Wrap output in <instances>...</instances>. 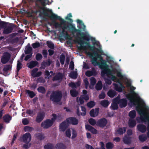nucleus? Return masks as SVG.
<instances>
[{
    "label": "nucleus",
    "mask_w": 149,
    "mask_h": 149,
    "mask_svg": "<svg viewBox=\"0 0 149 149\" xmlns=\"http://www.w3.org/2000/svg\"><path fill=\"white\" fill-rule=\"evenodd\" d=\"M77 22L79 24V26H77L79 29H76L74 25L68 22H67L66 23L68 25H66L65 24V25H63V26L61 27L62 30V33L64 34L65 32V30L68 29L73 34L76 32V36L78 37L79 36H82V38L84 39L87 41H89L90 39L89 36H87L84 33L81 32L82 30L84 31L86 29V26L84 23L82 21L79 19L77 20Z\"/></svg>",
    "instance_id": "1"
},
{
    "label": "nucleus",
    "mask_w": 149,
    "mask_h": 149,
    "mask_svg": "<svg viewBox=\"0 0 149 149\" xmlns=\"http://www.w3.org/2000/svg\"><path fill=\"white\" fill-rule=\"evenodd\" d=\"M81 36V38L78 37L79 39H77L78 44L80 45V46L78 47L79 50H83L87 54L91 57H93V54L89 52H87V49H89L90 51L93 52L94 54L95 52H99L101 54L103 53L102 50L96 48L94 45H91L88 42L89 41L84 39L82 38V36Z\"/></svg>",
    "instance_id": "2"
},
{
    "label": "nucleus",
    "mask_w": 149,
    "mask_h": 149,
    "mask_svg": "<svg viewBox=\"0 0 149 149\" xmlns=\"http://www.w3.org/2000/svg\"><path fill=\"white\" fill-rule=\"evenodd\" d=\"M48 1V2L45 3V5L44 6L41 4L43 7H41L40 8L43 10L42 14L45 16L50 18L51 19L53 20L58 19L61 21L60 23L58 22H56L55 21L52 22V23L54 24V25L55 28H61L62 25H65V24L67 23V21L64 20L63 19L61 18L60 16H58L57 15L52 13L51 15H49L48 12L52 13V10L49 8L45 7L46 5L48 4L49 1L48 0H46Z\"/></svg>",
    "instance_id": "3"
},
{
    "label": "nucleus",
    "mask_w": 149,
    "mask_h": 149,
    "mask_svg": "<svg viewBox=\"0 0 149 149\" xmlns=\"http://www.w3.org/2000/svg\"><path fill=\"white\" fill-rule=\"evenodd\" d=\"M94 54L96 58L93 57L92 59L91 62L94 66L98 65L99 67L102 70L106 66H107L106 61L103 59V57L101 54H98V52L94 53Z\"/></svg>",
    "instance_id": "4"
},
{
    "label": "nucleus",
    "mask_w": 149,
    "mask_h": 149,
    "mask_svg": "<svg viewBox=\"0 0 149 149\" xmlns=\"http://www.w3.org/2000/svg\"><path fill=\"white\" fill-rule=\"evenodd\" d=\"M138 106L136 107V110L141 116V120L144 122H146L147 121L148 122L147 126L148 132L147 133V135L149 138V114L144 110L140 109L139 104H138Z\"/></svg>",
    "instance_id": "5"
},
{
    "label": "nucleus",
    "mask_w": 149,
    "mask_h": 149,
    "mask_svg": "<svg viewBox=\"0 0 149 149\" xmlns=\"http://www.w3.org/2000/svg\"><path fill=\"white\" fill-rule=\"evenodd\" d=\"M62 96V93L61 91H54L50 95V99L53 102L58 103L61 101Z\"/></svg>",
    "instance_id": "6"
},
{
    "label": "nucleus",
    "mask_w": 149,
    "mask_h": 149,
    "mask_svg": "<svg viewBox=\"0 0 149 149\" xmlns=\"http://www.w3.org/2000/svg\"><path fill=\"white\" fill-rule=\"evenodd\" d=\"M109 70L111 74H115L116 73H117L118 71V70L115 68L112 69L111 70L109 68V65H108L107 66H106L104 68L101 70V75L102 77H104L105 76L106 74H108V72H109Z\"/></svg>",
    "instance_id": "7"
},
{
    "label": "nucleus",
    "mask_w": 149,
    "mask_h": 149,
    "mask_svg": "<svg viewBox=\"0 0 149 149\" xmlns=\"http://www.w3.org/2000/svg\"><path fill=\"white\" fill-rule=\"evenodd\" d=\"M115 102H118L120 108L125 107L127 104V101L125 98L120 99V97L118 96L115 98Z\"/></svg>",
    "instance_id": "8"
},
{
    "label": "nucleus",
    "mask_w": 149,
    "mask_h": 149,
    "mask_svg": "<svg viewBox=\"0 0 149 149\" xmlns=\"http://www.w3.org/2000/svg\"><path fill=\"white\" fill-rule=\"evenodd\" d=\"M108 123L107 120L105 118H102L98 120L96 122V125L101 128L105 127Z\"/></svg>",
    "instance_id": "9"
},
{
    "label": "nucleus",
    "mask_w": 149,
    "mask_h": 149,
    "mask_svg": "<svg viewBox=\"0 0 149 149\" xmlns=\"http://www.w3.org/2000/svg\"><path fill=\"white\" fill-rule=\"evenodd\" d=\"M53 125L51 120L47 119L43 121L41 124V126L44 129H47L51 127Z\"/></svg>",
    "instance_id": "10"
},
{
    "label": "nucleus",
    "mask_w": 149,
    "mask_h": 149,
    "mask_svg": "<svg viewBox=\"0 0 149 149\" xmlns=\"http://www.w3.org/2000/svg\"><path fill=\"white\" fill-rule=\"evenodd\" d=\"M10 54L7 52H5L2 57L1 62L3 64L6 63L9 61L10 58Z\"/></svg>",
    "instance_id": "11"
},
{
    "label": "nucleus",
    "mask_w": 149,
    "mask_h": 149,
    "mask_svg": "<svg viewBox=\"0 0 149 149\" xmlns=\"http://www.w3.org/2000/svg\"><path fill=\"white\" fill-rule=\"evenodd\" d=\"M22 141L26 144H29L31 139V134L29 132L26 133L23 135L22 137Z\"/></svg>",
    "instance_id": "12"
},
{
    "label": "nucleus",
    "mask_w": 149,
    "mask_h": 149,
    "mask_svg": "<svg viewBox=\"0 0 149 149\" xmlns=\"http://www.w3.org/2000/svg\"><path fill=\"white\" fill-rule=\"evenodd\" d=\"M45 116V113L43 111L38 112L36 118V121L38 123H40L43 120Z\"/></svg>",
    "instance_id": "13"
},
{
    "label": "nucleus",
    "mask_w": 149,
    "mask_h": 149,
    "mask_svg": "<svg viewBox=\"0 0 149 149\" xmlns=\"http://www.w3.org/2000/svg\"><path fill=\"white\" fill-rule=\"evenodd\" d=\"M67 123L69 124L77 125L79 123L78 120L74 117H70L66 118Z\"/></svg>",
    "instance_id": "14"
},
{
    "label": "nucleus",
    "mask_w": 149,
    "mask_h": 149,
    "mask_svg": "<svg viewBox=\"0 0 149 149\" xmlns=\"http://www.w3.org/2000/svg\"><path fill=\"white\" fill-rule=\"evenodd\" d=\"M38 69L37 68H35L32 71L31 75L33 77H40L42 74V72L41 71H39L37 72L38 71Z\"/></svg>",
    "instance_id": "15"
},
{
    "label": "nucleus",
    "mask_w": 149,
    "mask_h": 149,
    "mask_svg": "<svg viewBox=\"0 0 149 149\" xmlns=\"http://www.w3.org/2000/svg\"><path fill=\"white\" fill-rule=\"evenodd\" d=\"M126 129L127 127H126L119 128L117 130H115V134L120 135H123L125 133Z\"/></svg>",
    "instance_id": "16"
},
{
    "label": "nucleus",
    "mask_w": 149,
    "mask_h": 149,
    "mask_svg": "<svg viewBox=\"0 0 149 149\" xmlns=\"http://www.w3.org/2000/svg\"><path fill=\"white\" fill-rule=\"evenodd\" d=\"M69 124L66 121V119L65 120L63 121L60 125V128L61 131L63 132L65 131L68 127V125Z\"/></svg>",
    "instance_id": "17"
},
{
    "label": "nucleus",
    "mask_w": 149,
    "mask_h": 149,
    "mask_svg": "<svg viewBox=\"0 0 149 149\" xmlns=\"http://www.w3.org/2000/svg\"><path fill=\"white\" fill-rule=\"evenodd\" d=\"M97 74L95 69L94 68H93L91 70H88L87 71L86 73V75L88 77H91L92 75H95Z\"/></svg>",
    "instance_id": "18"
},
{
    "label": "nucleus",
    "mask_w": 149,
    "mask_h": 149,
    "mask_svg": "<svg viewBox=\"0 0 149 149\" xmlns=\"http://www.w3.org/2000/svg\"><path fill=\"white\" fill-rule=\"evenodd\" d=\"M12 117L9 114L4 115L3 117V119L5 123H9L11 120Z\"/></svg>",
    "instance_id": "19"
},
{
    "label": "nucleus",
    "mask_w": 149,
    "mask_h": 149,
    "mask_svg": "<svg viewBox=\"0 0 149 149\" xmlns=\"http://www.w3.org/2000/svg\"><path fill=\"white\" fill-rule=\"evenodd\" d=\"M85 127L86 129L90 131L93 134H97V130L91 126L87 124L85 125Z\"/></svg>",
    "instance_id": "20"
},
{
    "label": "nucleus",
    "mask_w": 149,
    "mask_h": 149,
    "mask_svg": "<svg viewBox=\"0 0 149 149\" xmlns=\"http://www.w3.org/2000/svg\"><path fill=\"white\" fill-rule=\"evenodd\" d=\"M99 111V108L95 109V110L93 109H92L90 112V115L92 117H96L98 115Z\"/></svg>",
    "instance_id": "21"
},
{
    "label": "nucleus",
    "mask_w": 149,
    "mask_h": 149,
    "mask_svg": "<svg viewBox=\"0 0 149 149\" xmlns=\"http://www.w3.org/2000/svg\"><path fill=\"white\" fill-rule=\"evenodd\" d=\"M52 63V61L49 59H48L47 61H44L41 64V68L42 69H45L46 66H49Z\"/></svg>",
    "instance_id": "22"
},
{
    "label": "nucleus",
    "mask_w": 149,
    "mask_h": 149,
    "mask_svg": "<svg viewBox=\"0 0 149 149\" xmlns=\"http://www.w3.org/2000/svg\"><path fill=\"white\" fill-rule=\"evenodd\" d=\"M138 130L142 133L145 132L146 131V126L143 124H139L137 126Z\"/></svg>",
    "instance_id": "23"
},
{
    "label": "nucleus",
    "mask_w": 149,
    "mask_h": 149,
    "mask_svg": "<svg viewBox=\"0 0 149 149\" xmlns=\"http://www.w3.org/2000/svg\"><path fill=\"white\" fill-rule=\"evenodd\" d=\"M81 83L79 81H78L75 83L71 82L68 84L69 86L71 87L72 89L77 88V87L79 86Z\"/></svg>",
    "instance_id": "24"
},
{
    "label": "nucleus",
    "mask_w": 149,
    "mask_h": 149,
    "mask_svg": "<svg viewBox=\"0 0 149 149\" xmlns=\"http://www.w3.org/2000/svg\"><path fill=\"white\" fill-rule=\"evenodd\" d=\"M63 75L61 73H58L55 76H54L52 80L54 81H57L59 80H62L63 79Z\"/></svg>",
    "instance_id": "25"
},
{
    "label": "nucleus",
    "mask_w": 149,
    "mask_h": 149,
    "mask_svg": "<svg viewBox=\"0 0 149 149\" xmlns=\"http://www.w3.org/2000/svg\"><path fill=\"white\" fill-rule=\"evenodd\" d=\"M126 97L127 99L130 100V102L134 105H135L136 102L137 101V100H135L133 98V97L130 94H128L127 95Z\"/></svg>",
    "instance_id": "26"
},
{
    "label": "nucleus",
    "mask_w": 149,
    "mask_h": 149,
    "mask_svg": "<svg viewBox=\"0 0 149 149\" xmlns=\"http://www.w3.org/2000/svg\"><path fill=\"white\" fill-rule=\"evenodd\" d=\"M3 31V33L5 34H8L12 32L13 29V27L12 26H10L7 28H4Z\"/></svg>",
    "instance_id": "27"
},
{
    "label": "nucleus",
    "mask_w": 149,
    "mask_h": 149,
    "mask_svg": "<svg viewBox=\"0 0 149 149\" xmlns=\"http://www.w3.org/2000/svg\"><path fill=\"white\" fill-rule=\"evenodd\" d=\"M66 148L65 145L62 143H57L55 146L56 149H66Z\"/></svg>",
    "instance_id": "28"
},
{
    "label": "nucleus",
    "mask_w": 149,
    "mask_h": 149,
    "mask_svg": "<svg viewBox=\"0 0 149 149\" xmlns=\"http://www.w3.org/2000/svg\"><path fill=\"white\" fill-rule=\"evenodd\" d=\"M115 98L113 99V102L112 103L111 107V109L114 110L117 109L118 108V102H115Z\"/></svg>",
    "instance_id": "29"
},
{
    "label": "nucleus",
    "mask_w": 149,
    "mask_h": 149,
    "mask_svg": "<svg viewBox=\"0 0 149 149\" xmlns=\"http://www.w3.org/2000/svg\"><path fill=\"white\" fill-rule=\"evenodd\" d=\"M109 72H108V74H106L107 75V76H111V79L113 80V81H114L115 80H118V83H120V85H121V86H123V85L122 84L120 83V81L117 79V77L115 75H114L113 74H111V73L110 72V70L109 69Z\"/></svg>",
    "instance_id": "30"
},
{
    "label": "nucleus",
    "mask_w": 149,
    "mask_h": 149,
    "mask_svg": "<svg viewBox=\"0 0 149 149\" xmlns=\"http://www.w3.org/2000/svg\"><path fill=\"white\" fill-rule=\"evenodd\" d=\"M35 136L37 139L40 141H41L45 138L44 134L42 133H39L36 134Z\"/></svg>",
    "instance_id": "31"
},
{
    "label": "nucleus",
    "mask_w": 149,
    "mask_h": 149,
    "mask_svg": "<svg viewBox=\"0 0 149 149\" xmlns=\"http://www.w3.org/2000/svg\"><path fill=\"white\" fill-rule=\"evenodd\" d=\"M129 127L131 128H133L135 127L136 124V122L135 120L130 119L128 122Z\"/></svg>",
    "instance_id": "32"
},
{
    "label": "nucleus",
    "mask_w": 149,
    "mask_h": 149,
    "mask_svg": "<svg viewBox=\"0 0 149 149\" xmlns=\"http://www.w3.org/2000/svg\"><path fill=\"white\" fill-rule=\"evenodd\" d=\"M124 143L127 144H130L131 143V138L129 136H125L123 139Z\"/></svg>",
    "instance_id": "33"
},
{
    "label": "nucleus",
    "mask_w": 149,
    "mask_h": 149,
    "mask_svg": "<svg viewBox=\"0 0 149 149\" xmlns=\"http://www.w3.org/2000/svg\"><path fill=\"white\" fill-rule=\"evenodd\" d=\"M108 95L111 98L114 97L116 95H117V93L114 91L110 90L107 93Z\"/></svg>",
    "instance_id": "34"
},
{
    "label": "nucleus",
    "mask_w": 149,
    "mask_h": 149,
    "mask_svg": "<svg viewBox=\"0 0 149 149\" xmlns=\"http://www.w3.org/2000/svg\"><path fill=\"white\" fill-rule=\"evenodd\" d=\"M45 149H55V146L52 143H49L44 146Z\"/></svg>",
    "instance_id": "35"
},
{
    "label": "nucleus",
    "mask_w": 149,
    "mask_h": 149,
    "mask_svg": "<svg viewBox=\"0 0 149 149\" xmlns=\"http://www.w3.org/2000/svg\"><path fill=\"white\" fill-rule=\"evenodd\" d=\"M38 64V63L36 61H32L29 63L28 67L30 69H32L35 67Z\"/></svg>",
    "instance_id": "36"
},
{
    "label": "nucleus",
    "mask_w": 149,
    "mask_h": 149,
    "mask_svg": "<svg viewBox=\"0 0 149 149\" xmlns=\"http://www.w3.org/2000/svg\"><path fill=\"white\" fill-rule=\"evenodd\" d=\"M25 92L28 94L29 97L31 98L33 97L36 95V94L33 91L29 90H26Z\"/></svg>",
    "instance_id": "37"
},
{
    "label": "nucleus",
    "mask_w": 149,
    "mask_h": 149,
    "mask_svg": "<svg viewBox=\"0 0 149 149\" xmlns=\"http://www.w3.org/2000/svg\"><path fill=\"white\" fill-rule=\"evenodd\" d=\"M100 104L103 107H107L109 104V103L107 100H103L101 101Z\"/></svg>",
    "instance_id": "38"
},
{
    "label": "nucleus",
    "mask_w": 149,
    "mask_h": 149,
    "mask_svg": "<svg viewBox=\"0 0 149 149\" xmlns=\"http://www.w3.org/2000/svg\"><path fill=\"white\" fill-rule=\"evenodd\" d=\"M38 92L42 94H44L46 92L45 88L43 86H40L37 88Z\"/></svg>",
    "instance_id": "39"
},
{
    "label": "nucleus",
    "mask_w": 149,
    "mask_h": 149,
    "mask_svg": "<svg viewBox=\"0 0 149 149\" xmlns=\"http://www.w3.org/2000/svg\"><path fill=\"white\" fill-rule=\"evenodd\" d=\"M102 88V84L101 81H99L95 86V89L97 91L101 90Z\"/></svg>",
    "instance_id": "40"
},
{
    "label": "nucleus",
    "mask_w": 149,
    "mask_h": 149,
    "mask_svg": "<svg viewBox=\"0 0 149 149\" xmlns=\"http://www.w3.org/2000/svg\"><path fill=\"white\" fill-rule=\"evenodd\" d=\"M36 111V110L35 109L32 110L28 109L26 110V112L27 114L31 116H33L35 114Z\"/></svg>",
    "instance_id": "41"
},
{
    "label": "nucleus",
    "mask_w": 149,
    "mask_h": 149,
    "mask_svg": "<svg viewBox=\"0 0 149 149\" xmlns=\"http://www.w3.org/2000/svg\"><path fill=\"white\" fill-rule=\"evenodd\" d=\"M12 65L11 64L6 65H5L3 69L4 72H7L8 70H11Z\"/></svg>",
    "instance_id": "42"
},
{
    "label": "nucleus",
    "mask_w": 149,
    "mask_h": 149,
    "mask_svg": "<svg viewBox=\"0 0 149 149\" xmlns=\"http://www.w3.org/2000/svg\"><path fill=\"white\" fill-rule=\"evenodd\" d=\"M32 49L30 46H28L26 47L25 49L24 52L26 54H31L32 53Z\"/></svg>",
    "instance_id": "43"
},
{
    "label": "nucleus",
    "mask_w": 149,
    "mask_h": 149,
    "mask_svg": "<svg viewBox=\"0 0 149 149\" xmlns=\"http://www.w3.org/2000/svg\"><path fill=\"white\" fill-rule=\"evenodd\" d=\"M71 95L73 97H76L78 95V92L76 89H72L70 91Z\"/></svg>",
    "instance_id": "44"
},
{
    "label": "nucleus",
    "mask_w": 149,
    "mask_h": 149,
    "mask_svg": "<svg viewBox=\"0 0 149 149\" xmlns=\"http://www.w3.org/2000/svg\"><path fill=\"white\" fill-rule=\"evenodd\" d=\"M70 77L72 79H76L77 77V72L74 71L71 72L70 74Z\"/></svg>",
    "instance_id": "45"
},
{
    "label": "nucleus",
    "mask_w": 149,
    "mask_h": 149,
    "mask_svg": "<svg viewBox=\"0 0 149 149\" xmlns=\"http://www.w3.org/2000/svg\"><path fill=\"white\" fill-rule=\"evenodd\" d=\"M114 146L113 144L111 142H108L106 145V147L107 149H112Z\"/></svg>",
    "instance_id": "46"
},
{
    "label": "nucleus",
    "mask_w": 149,
    "mask_h": 149,
    "mask_svg": "<svg viewBox=\"0 0 149 149\" xmlns=\"http://www.w3.org/2000/svg\"><path fill=\"white\" fill-rule=\"evenodd\" d=\"M59 59L61 64L62 65H63L64 63L65 60V55L63 54H62L60 56Z\"/></svg>",
    "instance_id": "47"
},
{
    "label": "nucleus",
    "mask_w": 149,
    "mask_h": 149,
    "mask_svg": "<svg viewBox=\"0 0 149 149\" xmlns=\"http://www.w3.org/2000/svg\"><path fill=\"white\" fill-rule=\"evenodd\" d=\"M129 116L132 118H134L136 116V111L134 110L131 111L129 113Z\"/></svg>",
    "instance_id": "48"
},
{
    "label": "nucleus",
    "mask_w": 149,
    "mask_h": 149,
    "mask_svg": "<svg viewBox=\"0 0 149 149\" xmlns=\"http://www.w3.org/2000/svg\"><path fill=\"white\" fill-rule=\"evenodd\" d=\"M139 139L141 141L143 142L147 139V137L146 135L142 134L139 136Z\"/></svg>",
    "instance_id": "49"
},
{
    "label": "nucleus",
    "mask_w": 149,
    "mask_h": 149,
    "mask_svg": "<svg viewBox=\"0 0 149 149\" xmlns=\"http://www.w3.org/2000/svg\"><path fill=\"white\" fill-rule=\"evenodd\" d=\"M95 103L94 101H91L87 103V106L89 108H91L95 106Z\"/></svg>",
    "instance_id": "50"
},
{
    "label": "nucleus",
    "mask_w": 149,
    "mask_h": 149,
    "mask_svg": "<svg viewBox=\"0 0 149 149\" xmlns=\"http://www.w3.org/2000/svg\"><path fill=\"white\" fill-rule=\"evenodd\" d=\"M22 67V63L18 60L17 61V72H19L20 69H21Z\"/></svg>",
    "instance_id": "51"
},
{
    "label": "nucleus",
    "mask_w": 149,
    "mask_h": 149,
    "mask_svg": "<svg viewBox=\"0 0 149 149\" xmlns=\"http://www.w3.org/2000/svg\"><path fill=\"white\" fill-rule=\"evenodd\" d=\"M34 128L31 127L26 126L24 128V130L25 132H31L34 130Z\"/></svg>",
    "instance_id": "52"
},
{
    "label": "nucleus",
    "mask_w": 149,
    "mask_h": 149,
    "mask_svg": "<svg viewBox=\"0 0 149 149\" xmlns=\"http://www.w3.org/2000/svg\"><path fill=\"white\" fill-rule=\"evenodd\" d=\"M7 26V23L6 22L2 21H0V29H3L6 27Z\"/></svg>",
    "instance_id": "53"
},
{
    "label": "nucleus",
    "mask_w": 149,
    "mask_h": 149,
    "mask_svg": "<svg viewBox=\"0 0 149 149\" xmlns=\"http://www.w3.org/2000/svg\"><path fill=\"white\" fill-rule=\"evenodd\" d=\"M47 44L49 48L51 49H54V45L51 42L47 41Z\"/></svg>",
    "instance_id": "54"
},
{
    "label": "nucleus",
    "mask_w": 149,
    "mask_h": 149,
    "mask_svg": "<svg viewBox=\"0 0 149 149\" xmlns=\"http://www.w3.org/2000/svg\"><path fill=\"white\" fill-rule=\"evenodd\" d=\"M88 121L89 124L93 126H94L95 124L96 125V122L95 120L93 118H90L88 120Z\"/></svg>",
    "instance_id": "55"
},
{
    "label": "nucleus",
    "mask_w": 149,
    "mask_h": 149,
    "mask_svg": "<svg viewBox=\"0 0 149 149\" xmlns=\"http://www.w3.org/2000/svg\"><path fill=\"white\" fill-rule=\"evenodd\" d=\"M81 111H83V113H81V115L82 116H85L86 114V109L84 107L81 106Z\"/></svg>",
    "instance_id": "56"
},
{
    "label": "nucleus",
    "mask_w": 149,
    "mask_h": 149,
    "mask_svg": "<svg viewBox=\"0 0 149 149\" xmlns=\"http://www.w3.org/2000/svg\"><path fill=\"white\" fill-rule=\"evenodd\" d=\"M36 58L37 61H40L42 59V56L41 54L37 53L36 54Z\"/></svg>",
    "instance_id": "57"
},
{
    "label": "nucleus",
    "mask_w": 149,
    "mask_h": 149,
    "mask_svg": "<svg viewBox=\"0 0 149 149\" xmlns=\"http://www.w3.org/2000/svg\"><path fill=\"white\" fill-rule=\"evenodd\" d=\"M52 118H51V121L52 122V124H53V123L57 118V116L56 114L55 113L52 114Z\"/></svg>",
    "instance_id": "58"
},
{
    "label": "nucleus",
    "mask_w": 149,
    "mask_h": 149,
    "mask_svg": "<svg viewBox=\"0 0 149 149\" xmlns=\"http://www.w3.org/2000/svg\"><path fill=\"white\" fill-rule=\"evenodd\" d=\"M40 46L39 42H36L32 44V46L34 49H36L39 47Z\"/></svg>",
    "instance_id": "59"
},
{
    "label": "nucleus",
    "mask_w": 149,
    "mask_h": 149,
    "mask_svg": "<svg viewBox=\"0 0 149 149\" xmlns=\"http://www.w3.org/2000/svg\"><path fill=\"white\" fill-rule=\"evenodd\" d=\"M90 81L91 84L93 86L95 85L96 83V80L95 78L92 77L90 79Z\"/></svg>",
    "instance_id": "60"
},
{
    "label": "nucleus",
    "mask_w": 149,
    "mask_h": 149,
    "mask_svg": "<svg viewBox=\"0 0 149 149\" xmlns=\"http://www.w3.org/2000/svg\"><path fill=\"white\" fill-rule=\"evenodd\" d=\"M36 81L37 83H43L44 82L45 80L42 77H40L38 78Z\"/></svg>",
    "instance_id": "61"
},
{
    "label": "nucleus",
    "mask_w": 149,
    "mask_h": 149,
    "mask_svg": "<svg viewBox=\"0 0 149 149\" xmlns=\"http://www.w3.org/2000/svg\"><path fill=\"white\" fill-rule=\"evenodd\" d=\"M72 17V15L71 13H70L67 15V16L65 17V19H66L69 20L72 23L73 22V20L72 19L70 18Z\"/></svg>",
    "instance_id": "62"
},
{
    "label": "nucleus",
    "mask_w": 149,
    "mask_h": 149,
    "mask_svg": "<svg viewBox=\"0 0 149 149\" xmlns=\"http://www.w3.org/2000/svg\"><path fill=\"white\" fill-rule=\"evenodd\" d=\"M22 123L24 125H26L29 124V122L27 118H24L22 120Z\"/></svg>",
    "instance_id": "63"
},
{
    "label": "nucleus",
    "mask_w": 149,
    "mask_h": 149,
    "mask_svg": "<svg viewBox=\"0 0 149 149\" xmlns=\"http://www.w3.org/2000/svg\"><path fill=\"white\" fill-rule=\"evenodd\" d=\"M106 96L105 93L103 92H102L99 95V97L100 99H102L105 98Z\"/></svg>",
    "instance_id": "64"
}]
</instances>
